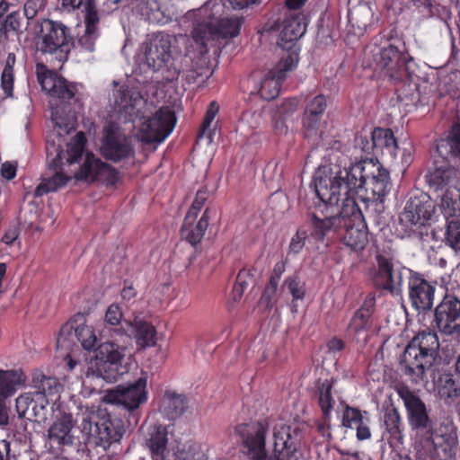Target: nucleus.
I'll list each match as a JSON object with an SVG mask.
<instances>
[{"mask_svg":"<svg viewBox=\"0 0 460 460\" xmlns=\"http://www.w3.org/2000/svg\"><path fill=\"white\" fill-rule=\"evenodd\" d=\"M390 172L379 161L363 160L348 167L332 165L329 172H318L314 177L316 195L328 199L360 196L364 201H380L390 192Z\"/></svg>","mask_w":460,"mask_h":460,"instance_id":"obj_1","label":"nucleus"},{"mask_svg":"<svg viewBox=\"0 0 460 460\" xmlns=\"http://www.w3.org/2000/svg\"><path fill=\"white\" fill-rule=\"evenodd\" d=\"M316 196L320 199L321 209L333 225L330 233L336 234L351 252H362L368 243L367 227L356 200L351 197L341 199L336 195L330 199L322 195Z\"/></svg>","mask_w":460,"mask_h":460,"instance_id":"obj_2","label":"nucleus"},{"mask_svg":"<svg viewBox=\"0 0 460 460\" xmlns=\"http://www.w3.org/2000/svg\"><path fill=\"white\" fill-rule=\"evenodd\" d=\"M86 137L84 132H77L66 144L64 150L59 144L47 140V164L51 176L43 178L40 184L35 189V196L40 197L51 191H57L64 187L71 179L63 172L65 164L71 165L78 163L84 154Z\"/></svg>","mask_w":460,"mask_h":460,"instance_id":"obj_3","label":"nucleus"},{"mask_svg":"<svg viewBox=\"0 0 460 460\" xmlns=\"http://www.w3.org/2000/svg\"><path fill=\"white\" fill-rule=\"evenodd\" d=\"M440 343L434 331L419 332L406 346L400 361L402 372L411 382L420 383L438 359Z\"/></svg>","mask_w":460,"mask_h":460,"instance_id":"obj_4","label":"nucleus"},{"mask_svg":"<svg viewBox=\"0 0 460 460\" xmlns=\"http://www.w3.org/2000/svg\"><path fill=\"white\" fill-rule=\"evenodd\" d=\"M34 33L37 38V49L43 54L56 55L59 61L66 60L68 54L75 47L72 28L61 21L37 20Z\"/></svg>","mask_w":460,"mask_h":460,"instance_id":"obj_5","label":"nucleus"},{"mask_svg":"<svg viewBox=\"0 0 460 460\" xmlns=\"http://www.w3.org/2000/svg\"><path fill=\"white\" fill-rule=\"evenodd\" d=\"M187 37L157 31L148 35L145 42L146 64L155 71L169 67L181 56L182 48L187 43Z\"/></svg>","mask_w":460,"mask_h":460,"instance_id":"obj_6","label":"nucleus"},{"mask_svg":"<svg viewBox=\"0 0 460 460\" xmlns=\"http://www.w3.org/2000/svg\"><path fill=\"white\" fill-rule=\"evenodd\" d=\"M373 62L391 79L399 80L404 72L409 73L411 63L413 62L406 49L404 41L400 39L389 38L375 45L372 49Z\"/></svg>","mask_w":460,"mask_h":460,"instance_id":"obj_7","label":"nucleus"},{"mask_svg":"<svg viewBox=\"0 0 460 460\" xmlns=\"http://www.w3.org/2000/svg\"><path fill=\"white\" fill-rule=\"evenodd\" d=\"M329 220L330 218L321 209L320 199L314 206L309 207L305 222L297 228L296 233L290 240L286 261L299 254L307 239L323 242L330 234L331 226H333Z\"/></svg>","mask_w":460,"mask_h":460,"instance_id":"obj_8","label":"nucleus"},{"mask_svg":"<svg viewBox=\"0 0 460 460\" xmlns=\"http://www.w3.org/2000/svg\"><path fill=\"white\" fill-rule=\"evenodd\" d=\"M124 349L113 342L101 344L93 362L86 371L87 377L102 378L107 383L116 382L126 372L123 366Z\"/></svg>","mask_w":460,"mask_h":460,"instance_id":"obj_9","label":"nucleus"},{"mask_svg":"<svg viewBox=\"0 0 460 460\" xmlns=\"http://www.w3.org/2000/svg\"><path fill=\"white\" fill-rule=\"evenodd\" d=\"M82 431L89 435L96 446L107 449L113 442H119L124 429L115 424L105 412L92 411L82 420Z\"/></svg>","mask_w":460,"mask_h":460,"instance_id":"obj_10","label":"nucleus"},{"mask_svg":"<svg viewBox=\"0 0 460 460\" xmlns=\"http://www.w3.org/2000/svg\"><path fill=\"white\" fill-rule=\"evenodd\" d=\"M434 212L435 205L429 195L411 197L399 217V224L404 234L407 236L415 234L419 228L431 219Z\"/></svg>","mask_w":460,"mask_h":460,"instance_id":"obj_11","label":"nucleus"},{"mask_svg":"<svg viewBox=\"0 0 460 460\" xmlns=\"http://www.w3.org/2000/svg\"><path fill=\"white\" fill-rule=\"evenodd\" d=\"M299 58L296 49L285 53L276 66L270 69L261 80L259 93L264 100L275 99L280 92L281 84L288 76V73L297 66Z\"/></svg>","mask_w":460,"mask_h":460,"instance_id":"obj_12","label":"nucleus"},{"mask_svg":"<svg viewBox=\"0 0 460 460\" xmlns=\"http://www.w3.org/2000/svg\"><path fill=\"white\" fill-rule=\"evenodd\" d=\"M175 124V112L169 107H162L142 123L141 139L146 143L163 142L172 133Z\"/></svg>","mask_w":460,"mask_h":460,"instance_id":"obj_13","label":"nucleus"},{"mask_svg":"<svg viewBox=\"0 0 460 460\" xmlns=\"http://www.w3.org/2000/svg\"><path fill=\"white\" fill-rule=\"evenodd\" d=\"M146 378L140 377L133 384L119 385L115 389L107 390L103 401L134 411L146 401Z\"/></svg>","mask_w":460,"mask_h":460,"instance_id":"obj_14","label":"nucleus"},{"mask_svg":"<svg viewBox=\"0 0 460 460\" xmlns=\"http://www.w3.org/2000/svg\"><path fill=\"white\" fill-rule=\"evenodd\" d=\"M399 397L406 409L407 420L412 429L424 430L432 426L425 402L408 386L400 385L396 387Z\"/></svg>","mask_w":460,"mask_h":460,"instance_id":"obj_15","label":"nucleus"},{"mask_svg":"<svg viewBox=\"0 0 460 460\" xmlns=\"http://www.w3.org/2000/svg\"><path fill=\"white\" fill-rule=\"evenodd\" d=\"M328 105L329 97L322 93L306 100L302 117V126L305 137L316 136H319L320 138L323 137L321 126Z\"/></svg>","mask_w":460,"mask_h":460,"instance_id":"obj_16","label":"nucleus"},{"mask_svg":"<svg viewBox=\"0 0 460 460\" xmlns=\"http://www.w3.org/2000/svg\"><path fill=\"white\" fill-rule=\"evenodd\" d=\"M243 439L246 454L252 460H266L265 438L266 427L260 422L241 424L234 429Z\"/></svg>","mask_w":460,"mask_h":460,"instance_id":"obj_17","label":"nucleus"},{"mask_svg":"<svg viewBox=\"0 0 460 460\" xmlns=\"http://www.w3.org/2000/svg\"><path fill=\"white\" fill-rule=\"evenodd\" d=\"M306 17L302 13H287L279 26V39L278 44L284 49L286 53L296 49L299 55V48L296 41L306 31Z\"/></svg>","mask_w":460,"mask_h":460,"instance_id":"obj_18","label":"nucleus"},{"mask_svg":"<svg viewBox=\"0 0 460 460\" xmlns=\"http://www.w3.org/2000/svg\"><path fill=\"white\" fill-rule=\"evenodd\" d=\"M75 421L70 413L63 412L58 414L48 429V438L52 447L64 451L67 447L75 445Z\"/></svg>","mask_w":460,"mask_h":460,"instance_id":"obj_19","label":"nucleus"},{"mask_svg":"<svg viewBox=\"0 0 460 460\" xmlns=\"http://www.w3.org/2000/svg\"><path fill=\"white\" fill-rule=\"evenodd\" d=\"M273 437L277 460H298L300 435L296 429L280 425L274 429Z\"/></svg>","mask_w":460,"mask_h":460,"instance_id":"obj_20","label":"nucleus"},{"mask_svg":"<svg viewBox=\"0 0 460 460\" xmlns=\"http://www.w3.org/2000/svg\"><path fill=\"white\" fill-rule=\"evenodd\" d=\"M435 323L446 335L460 333V300L446 296L435 310Z\"/></svg>","mask_w":460,"mask_h":460,"instance_id":"obj_21","label":"nucleus"},{"mask_svg":"<svg viewBox=\"0 0 460 460\" xmlns=\"http://www.w3.org/2000/svg\"><path fill=\"white\" fill-rule=\"evenodd\" d=\"M39 82L43 91L61 102H77L80 100L76 84L56 74L49 72L39 75Z\"/></svg>","mask_w":460,"mask_h":460,"instance_id":"obj_22","label":"nucleus"},{"mask_svg":"<svg viewBox=\"0 0 460 460\" xmlns=\"http://www.w3.org/2000/svg\"><path fill=\"white\" fill-rule=\"evenodd\" d=\"M102 155L110 161L118 163L128 158L134 154L133 147L126 139L112 128L105 129V135L102 146Z\"/></svg>","mask_w":460,"mask_h":460,"instance_id":"obj_23","label":"nucleus"},{"mask_svg":"<svg viewBox=\"0 0 460 460\" xmlns=\"http://www.w3.org/2000/svg\"><path fill=\"white\" fill-rule=\"evenodd\" d=\"M457 178L458 171L448 164L435 167L426 175L429 188L436 192L456 188Z\"/></svg>","mask_w":460,"mask_h":460,"instance_id":"obj_24","label":"nucleus"},{"mask_svg":"<svg viewBox=\"0 0 460 460\" xmlns=\"http://www.w3.org/2000/svg\"><path fill=\"white\" fill-rule=\"evenodd\" d=\"M145 443L151 453L153 460H165L166 456L169 454V449L167 447L168 432L164 426H149Z\"/></svg>","mask_w":460,"mask_h":460,"instance_id":"obj_25","label":"nucleus"},{"mask_svg":"<svg viewBox=\"0 0 460 460\" xmlns=\"http://www.w3.org/2000/svg\"><path fill=\"white\" fill-rule=\"evenodd\" d=\"M377 267L372 271L374 288H399L396 284L398 270H394L392 259L377 254Z\"/></svg>","mask_w":460,"mask_h":460,"instance_id":"obj_26","label":"nucleus"},{"mask_svg":"<svg viewBox=\"0 0 460 460\" xmlns=\"http://www.w3.org/2000/svg\"><path fill=\"white\" fill-rule=\"evenodd\" d=\"M125 330L132 335L137 343L142 348L153 347L156 344V331L155 326L140 317H135L132 321H125Z\"/></svg>","mask_w":460,"mask_h":460,"instance_id":"obj_27","label":"nucleus"},{"mask_svg":"<svg viewBox=\"0 0 460 460\" xmlns=\"http://www.w3.org/2000/svg\"><path fill=\"white\" fill-rule=\"evenodd\" d=\"M61 402L57 398L47 399L41 394H35V403L31 408V415L35 421L44 422L49 419L55 420L58 414L63 413Z\"/></svg>","mask_w":460,"mask_h":460,"instance_id":"obj_28","label":"nucleus"},{"mask_svg":"<svg viewBox=\"0 0 460 460\" xmlns=\"http://www.w3.org/2000/svg\"><path fill=\"white\" fill-rule=\"evenodd\" d=\"M210 211L207 208L202 214L197 224L193 222H183L181 227V237L191 246L196 247L199 244L209 225Z\"/></svg>","mask_w":460,"mask_h":460,"instance_id":"obj_29","label":"nucleus"},{"mask_svg":"<svg viewBox=\"0 0 460 460\" xmlns=\"http://www.w3.org/2000/svg\"><path fill=\"white\" fill-rule=\"evenodd\" d=\"M188 408V400L184 394L166 391L164 394L160 411L169 420L180 418Z\"/></svg>","mask_w":460,"mask_h":460,"instance_id":"obj_30","label":"nucleus"},{"mask_svg":"<svg viewBox=\"0 0 460 460\" xmlns=\"http://www.w3.org/2000/svg\"><path fill=\"white\" fill-rule=\"evenodd\" d=\"M436 151L445 160L460 158V124L452 127L447 138L437 142Z\"/></svg>","mask_w":460,"mask_h":460,"instance_id":"obj_31","label":"nucleus"},{"mask_svg":"<svg viewBox=\"0 0 460 460\" xmlns=\"http://www.w3.org/2000/svg\"><path fill=\"white\" fill-rule=\"evenodd\" d=\"M440 208L447 221L460 217V189L453 188L441 196Z\"/></svg>","mask_w":460,"mask_h":460,"instance_id":"obj_32","label":"nucleus"},{"mask_svg":"<svg viewBox=\"0 0 460 460\" xmlns=\"http://www.w3.org/2000/svg\"><path fill=\"white\" fill-rule=\"evenodd\" d=\"M16 62V57L13 53H9L4 63V69L1 74V84L0 87L4 93V98L13 99L14 97V65Z\"/></svg>","mask_w":460,"mask_h":460,"instance_id":"obj_33","label":"nucleus"},{"mask_svg":"<svg viewBox=\"0 0 460 460\" xmlns=\"http://www.w3.org/2000/svg\"><path fill=\"white\" fill-rule=\"evenodd\" d=\"M139 98L138 93H132L128 87H120L114 93V105L119 112L132 115Z\"/></svg>","mask_w":460,"mask_h":460,"instance_id":"obj_34","label":"nucleus"},{"mask_svg":"<svg viewBox=\"0 0 460 460\" xmlns=\"http://www.w3.org/2000/svg\"><path fill=\"white\" fill-rule=\"evenodd\" d=\"M102 160L93 154L88 153L85 156L84 164L80 166L78 172L75 174L77 181H84L87 182L96 181V176L99 171V164Z\"/></svg>","mask_w":460,"mask_h":460,"instance_id":"obj_35","label":"nucleus"},{"mask_svg":"<svg viewBox=\"0 0 460 460\" xmlns=\"http://www.w3.org/2000/svg\"><path fill=\"white\" fill-rule=\"evenodd\" d=\"M384 425L391 438L401 442L402 440V419L396 408L388 409L384 414Z\"/></svg>","mask_w":460,"mask_h":460,"instance_id":"obj_36","label":"nucleus"},{"mask_svg":"<svg viewBox=\"0 0 460 460\" xmlns=\"http://www.w3.org/2000/svg\"><path fill=\"white\" fill-rule=\"evenodd\" d=\"M372 134L376 149L386 148L392 155H395L398 145L392 129L376 128L372 131Z\"/></svg>","mask_w":460,"mask_h":460,"instance_id":"obj_37","label":"nucleus"},{"mask_svg":"<svg viewBox=\"0 0 460 460\" xmlns=\"http://www.w3.org/2000/svg\"><path fill=\"white\" fill-rule=\"evenodd\" d=\"M33 382L39 390L35 394H41L45 397L50 395L51 398H57L58 396V400L59 401L58 393L62 389V386L57 378L38 375L33 377Z\"/></svg>","mask_w":460,"mask_h":460,"instance_id":"obj_38","label":"nucleus"},{"mask_svg":"<svg viewBox=\"0 0 460 460\" xmlns=\"http://www.w3.org/2000/svg\"><path fill=\"white\" fill-rule=\"evenodd\" d=\"M242 22L239 18H224L215 25L217 38L231 39L236 37L241 29Z\"/></svg>","mask_w":460,"mask_h":460,"instance_id":"obj_39","label":"nucleus"},{"mask_svg":"<svg viewBox=\"0 0 460 460\" xmlns=\"http://www.w3.org/2000/svg\"><path fill=\"white\" fill-rule=\"evenodd\" d=\"M193 40L207 49L209 41L217 40L215 25L211 22L199 23L192 31Z\"/></svg>","mask_w":460,"mask_h":460,"instance_id":"obj_40","label":"nucleus"},{"mask_svg":"<svg viewBox=\"0 0 460 460\" xmlns=\"http://www.w3.org/2000/svg\"><path fill=\"white\" fill-rule=\"evenodd\" d=\"M411 305L418 311H429L433 305L434 289H410Z\"/></svg>","mask_w":460,"mask_h":460,"instance_id":"obj_41","label":"nucleus"},{"mask_svg":"<svg viewBox=\"0 0 460 460\" xmlns=\"http://www.w3.org/2000/svg\"><path fill=\"white\" fill-rule=\"evenodd\" d=\"M23 17L19 11L11 12L4 20L1 22L0 37L8 38L10 32L15 34L22 33Z\"/></svg>","mask_w":460,"mask_h":460,"instance_id":"obj_42","label":"nucleus"},{"mask_svg":"<svg viewBox=\"0 0 460 460\" xmlns=\"http://www.w3.org/2000/svg\"><path fill=\"white\" fill-rule=\"evenodd\" d=\"M405 280H407L408 288H434L422 275L403 268L398 270L396 284L399 288H402Z\"/></svg>","mask_w":460,"mask_h":460,"instance_id":"obj_43","label":"nucleus"},{"mask_svg":"<svg viewBox=\"0 0 460 460\" xmlns=\"http://www.w3.org/2000/svg\"><path fill=\"white\" fill-rule=\"evenodd\" d=\"M84 30L88 34L101 35L100 22L101 14L96 7L95 3L89 6L84 7Z\"/></svg>","mask_w":460,"mask_h":460,"instance_id":"obj_44","label":"nucleus"},{"mask_svg":"<svg viewBox=\"0 0 460 460\" xmlns=\"http://www.w3.org/2000/svg\"><path fill=\"white\" fill-rule=\"evenodd\" d=\"M18 376L15 371L0 370V401H6L15 391Z\"/></svg>","mask_w":460,"mask_h":460,"instance_id":"obj_45","label":"nucleus"},{"mask_svg":"<svg viewBox=\"0 0 460 460\" xmlns=\"http://www.w3.org/2000/svg\"><path fill=\"white\" fill-rule=\"evenodd\" d=\"M74 330L76 341L80 342L84 349L89 350L94 348L96 336L90 326L79 325Z\"/></svg>","mask_w":460,"mask_h":460,"instance_id":"obj_46","label":"nucleus"},{"mask_svg":"<svg viewBox=\"0 0 460 460\" xmlns=\"http://www.w3.org/2000/svg\"><path fill=\"white\" fill-rule=\"evenodd\" d=\"M119 181V171L106 164L102 162L99 164V171L96 176V181H102L106 185H116Z\"/></svg>","mask_w":460,"mask_h":460,"instance_id":"obj_47","label":"nucleus"},{"mask_svg":"<svg viewBox=\"0 0 460 460\" xmlns=\"http://www.w3.org/2000/svg\"><path fill=\"white\" fill-rule=\"evenodd\" d=\"M35 403V394L26 393L16 399L15 408L20 418L31 420V408Z\"/></svg>","mask_w":460,"mask_h":460,"instance_id":"obj_48","label":"nucleus"},{"mask_svg":"<svg viewBox=\"0 0 460 460\" xmlns=\"http://www.w3.org/2000/svg\"><path fill=\"white\" fill-rule=\"evenodd\" d=\"M332 387L328 380L319 386V404L325 418L329 416L334 403L331 394Z\"/></svg>","mask_w":460,"mask_h":460,"instance_id":"obj_49","label":"nucleus"},{"mask_svg":"<svg viewBox=\"0 0 460 460\" xmlns=\"http://www.w3.org/2000/svg\"><path fill=\"white\" fill-rule=\"evenodd\" d=\"M75 334L74 327L70 324H65L58 336L57 347L66 351L72 350L75 345Z\"/></svg>","mask_w":460,"mask_h":460,"instance_id":"obj_50","label":"nucleus"},{"mask_svg":"<svg viewBox=\"0 0 460 460\" xmlns=\"http://www.w3.org/2000/svg\"><path fill=\"white\" fill-rule=\"evenodd\" d=\"M438 390L441 397L452 398L458 395V388L451 375L446 374L438 378Z\"/></svg>","mask_w":460,"mask_h":460,"instance_id":"obj_51","label":"nucleus"},{"mask_svg":"<svg viewBox=\"0 0 460 460\" xmlns=\"http://www.w3.org/2000/svg\"><path fill=\"white\" fill-rule=\"evenodd\" d=\"M446 239L456 252H460V221L451 219L447 221Z\"/></svg>","mask_w":460,"mask_h":460,"instance_id":"obj_52","label":"nucleus"},{"mask_svg":"<svg viewBox=\"0 0 460 460\" xmlns=\"http://www.w3.org/2000/svg\"><path fill=\"white\" fill-rule=\"evenodd\" d=\"M371 315L368 313L358 310L349 323V330L354 332L367 330L371 325Z\"/></svg>","mask_w":460,"mask_h":460,"instance_id":"obj_53","label":"nucleus"},{"mask_svg":"<svg viewBox=\"0 0 460 460\" xmlns=\"http://www.w3.org/2000/svg\"><path fill=\"white\" fill-rule=\"evenodd\" d=\"M48 0H27L23 7V14L28 20V24L35 23L33 19L37 14L43 11L47 5Z\"/></svg>","mask_w":460,"mask_h":460,"instance_id":"obj_54","label":"nucleus"},{"mask_svg":"<svg viewBox=\"0 0 460 460\" xmlns=\"http://www.w3.org/2000/svg\"><path fill=\"white\" fill-rule=\"evenodd\" d=\"M219 111V105L216 101H213L209 103L202 124L200 126L199 137L206 135L207 132L210 129L211 124L215 119L217 114Z\"/></svg>","mask_w":460,"mask_h":460,"instance_id":"obj_55","label":"nucleus"},{"mask_svg":"<svg viewBox=\"0 0 460 460\" xmlns=\"http://www.w3.org/2000/svg\"><path fill=\"white\" fill-rule=\"evenodd\" d=\"M355 146L358 147L363 153L370 155L376 149V144L372 132L369 135L360 133L355 137Z\"/></svg>","mask_w":460,"mask_h":460,"instance_id":"obj_56","label":"nucleus"},{"mask_svg":"<svg viewBox=\"0 0 460 460\" xmlns=\"http://www.w3.org/2000/svg\"><path fill=\"white\" fill-rule=\"evenodd\" d=\"M99 37L100 35L95 33L88 34L87 31L84 30V34L77 40V46L82 51L93 52L95 49V42Z\"/></svg>","mask_w":460,"mask_h":460,"instance_id":"obj_57","label":"nucleus"},{"mask_svg":"<svg viewBox=\"0 0 460 460\" xmlns=\"http://www.w3.org/2000/svg\"><path fill=\"white\" fill-rule=\"evenodd\" d=\"M363 420V416L357 409L347 407L342 418V424L345 427L352 428Z\"/></svg>","mask_w":460,"mask_h":460,"instance_id":"obj_58","label":"nucleus"},{"mask_svg":"<svg viewBox=\"0 0 460 460\" xmlns=\"http://www.w3.org/2000/svg\"><path fill=\"white\" fill-rule=\"evenodd\" d=\"M255 277L251 270L243 269L241 270L235 279L234 288H248L249 286L254 287Z\"/></svg>","mask_w":460,"mask_h":460,"instance_id":"obj_59","label":"nucleus"},{"mask_svg":"<svg viewBox=\"0 0 460 460\" xmlns=\"http://www.w3.org/2000/svg\"><path fill=\"white\" fill-rule=\"evenodd\" d=\"M287 261H280L275 263L271 275L270 277L267 288H278L283 273L286 270Z\"/></svg>","mask_w":460,"mask_h":460,"instance_id":"obj_60","label":"nucleus"},{"mask_svg":"<svg viewBox=\"0 0 460 460\" xmlns=\"http://www.w3.org/2000/svg\"><path fill=\"white\" fill-rule=\"evenodd\" d=\"M122 313L118 305H111L105 314V322L111 325H118L122 320Z\"/></svg>","mask_w":460,"mask_h":460,"instance_id":"obj_61","label":"nucleus"},{"mask_svg":"<svg viewBox=\"0 0 460 460\" xmlns=\"http://www.w3.org/2000/svg\"><path fill=\"white\" fill-rule=\"evenodd\" d=\"M94 3L95 0H62V6L67 11H75Z\"/></svg>","mask_w":460,"mask_h":460,"instance_id":"obj_62","label":"nucleus"},{"mask_svg":"<svg viewBox=\"0 0 460 460\" xmlns=\"http://www.w3.org/2000/svg\"><path fill=\"white\" fill-rule=\"evenodd\" d=\"M51 118L52 120L58 128L64 129L65 131L68 132L70 128H72L71 124L68 122L67 118H62L58 114V110L54 109L51 112Z\"/></svg>","mask_w":460,"mask_h":460,"instance_id":"obj_63","label":"nucleus"},{"mask_svg":"<svg viewBox=\"0 0 460 460\" xmlns=\"http://www.w3.org/2000/svg\"><path fill=\"white\" fill-rule=\"evenodd\" d=\"M202 456L200 452H196L194 447H190L189 450L180 451L176 456V460H201Z\"/></svg>","mask_w":460,"mask_h":460,"instance_id":"obj_64","label":"nucleus"}]
</instances>
